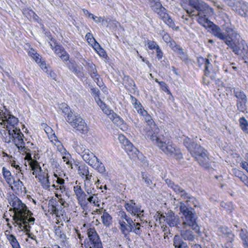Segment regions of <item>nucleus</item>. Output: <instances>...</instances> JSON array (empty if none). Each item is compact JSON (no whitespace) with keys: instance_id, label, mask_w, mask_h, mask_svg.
I'll return each instance as SVG.
<instances>
[{"instance_id":"obj_6","label":"nucleus","mask_w":248,"mask_h":248,"mask_svg":"<svg viewBox=\"0 0 248 248\" xmlns=\"http://www.w3.org/2000/svg\"><path fill=\"white\" fill-rule=\"evenodd\" d=\"M190 153L201 166L206 169L210 167L207 151L200 145L197 144Z\"/></svg>"},{"instance_id":"obj_37","label":"nucleus","mask_w":248,"mask_h":248,"mask_svg":"<svg viewBox=\"0 0 248 248\" xmlns=\"http://www.w3.org/2000/svg\"><path fill=\"white\" fill-rule=\"evenodd\" d=\"M239 121L242 130L246 134H248V122L244 117L240 118Z\"/></svg>"},{"instance_id":"obj_16","label":"nucleus","mask_w":248,"mask_h":248,"mask_svg":"<svg viewBox=\"0 0 248 248\" xmlns=\"http://www.w3.org/2000/svg\"><path fill=\"white\" fill-rule=\"evenodd\" d=\"M124 207L127 211L129 212L131 215L136 216L137 218H140V220H142L143 210H141L140 206L136 205L134 200H130L129 202L126 203Z\"/></svg>"},{"instance_id":"obj_15","label":"nucleus","mask_w":248,"mask_h":248,"mask_svg":"<svg viewBox=\"0 0 248 248\" xmlns=\"http://www.w3.org/2000/svg\"><path fill=\"white\" fill-rule=\"evenodd\" d=\"M180 236L182 239L189 242V244H193V242L196 238L195 232L190 227H179Z\"/></svg>"},{"instance_id":"obj_22","label":"nucleus","mask_w":248,"mask_h":248,"mask_svg":"<svg viewBox=\"0 0 248 248\" xmlns=\"http://www.w3.org/2000/svg\"><path fill=\"white\" fill-rule=\"evenodd\" d=\"M47 170L41 172L36 176V178H38L39 181L41 183L43 187L46 189H47L50 187V182L49 181V176Z\"/></svg>"},{"instance_id":"obj_21","label":"nucleus","mask_w":248,"mask_h":248,"mask_svg":"<svg viewBox=\"0 0 248 248\" xmlns=\"http://www.w3.org/2000/svg\"><path fill=\"white\" fill-rule=\"evenodd\" d=\"M74 191L79 203H80L81 205L84 203L86 202L87 194L81 188V186L79 185L74 186Z\"/></svg>"},{"instance_id":"obj_47","label":"nucleus","mask_w":248,"mask_h":248,"mask_svg":"<svg viewBox=\"0 0 248 248\" xmlns=\"http://www.w3.org/2000/svg\"><path fill=\"white\" fill-rule=\"evenodd\" d=\"M73 147H74L76 151L80 155L83 154V153L87 150V149H86L85 146L81 144H78L75 143Z\"/></svg>"},{"instance_id":"obj_18","label":"nucleus","mask_w":248,"mask_h":248,"mask_svg":"<svg viewBox=\"0 0 248 248\" xmlns=\"http://www.w3.org/2000/svg\"><path fill=\"white\" fill-rule=\"evenodd\" d=\"M97 103L100 106L102 111L109 116V118L112 120L113 123L120 124L122 122V120L120 117H114V115L116 114L114 113L112 110L110 109L107 106H106V104L102 101L101 99H98L97 100Z\"/></svg>"},{"instance_id":"obj_46","label":"nucleus","mask_w":248,"mask_h":248,"mask_svg":"<svg viewBox=\"0 0 248 248\" xmlns=\"http://www.w3.org/2000/svg\"><path fill=\"white\" fill-rule=\"evenodd\" d=\"M32 170H33L32 172L33 175H35V176L38 175V173H40L41 172H43L42 169L38 163L37 162L34 163L31 165Z\"/></svg>"},{"instance_id":"obj_56","label":"nucleus","mask_w":248,"mask_h":248,"mask_svg":"<svg viewBox=\"0 0 248 248\" xmlns=\"http://www.w3.org/2000/svg\"><path fill=\"white\" fill-rule=\"evenodd\" d=\"M85 37L86 38L87 41L91 45H93V43L95 42V39L93 37V35L88 32L86 34Z\"/></svg>"},{"instance_id":"obj_58","label":"nucleus","mask_w":248,"mask_h":248,"mask_svg":"<svg viewBox=\"0 0 248 248\" xmlns=\"http://www.w3.org/2000/svg\"><path fill=\"white\" fill-rule=\"evenodd\" d=\"M0 115H1L2 118V122L0 123L1 125H5V121L7 119L8 117H9V115H11L10 114H9L8 112H3L2 114H1V112H0Z\"/></svg>"},{"instance_id":"obj_60","label":"nucleus","mask_w":248,"mask_h":248,"mask_svg":"<svg viewBox=\"0 0 248 248\" xmlns=\"http://www.w3.org/2000/svg\"><path fill=\"white\" fill-rule=\"evenodd\" d=\"M96 51L101 57H105L107 55L105 51L101 47H99V48Z\"/></svg>"},{"instance_id":"obj_39","label":"nucleus","mask_w":248,"mask_h":248,"mask_svg":"<svg viewBox=\"0 0 248 248\" xmlns=\"http://www.w3.org/2000/svg\"><path fill=\"white\" fill-rule=\"evenodd\" d=\"M233 93L236 97L238 99V100L243 101L247 100V96L245 94L239 89H234Z\"/></svg>"},{"instance_id":"obj_61","label":"nucleus","mask_w":248,"mask_h":248,"mask_svg":"<svg viewBox=\"0 0 248 248\" xmlns=\"http://www.w3.org/2000/svg\"><path fill=\"white\" fill-rule=\"evenodd\" d=\"M156 57L157 59L159 60L162 58L163 57V52L160 48V47H157V49L156 50Z\"/></svg>"},{"instance_id":"obj_27","label":"nucleus","mask_w":248,"mask_h":248,"mask_svg":"<svg viewBox=\"0 0 248 248\" xmlns=\"http://www.w3.org/2000/svg\"><path fill=\"white\" fill-rule=\"evenodd\" d=\"M6 122V128L9 131V129H13L15 128H17V124L18 123V120L17 118L15 117L12 115H9L7 119L5 121Z\"/></svg>"},{"instance_id":"obj_57","label":"nucleus","mask_w":248,"mask_h":248,"mask_svg":"<svg viewBox=\"0 0 248 248\" xmlns=\"http://www.w3.org/2000/svg\"><path fill=\"white\" fill-rule=\"evenodd\" d=\"M246 159L247 160V161L242 162V163H241V166L243 168V169L245 170L248 173V154H246Z\"/></svg>"},{"instance_id":"obj_48","label":"nucleus","mask_w":248,"mask_h":248,"mask_svg":"<svg viewBox=\"0 0 248 248\" xmlns=\"http://www.w3.org/2000/svg\"><path fill=\"white\" fill-rule=\"evenodd\" d=\"M98 194L94 193L91 195H89V197L87 199L88 202L91 203L96 205V202H97Z\"/></svg>"},{"instance_id":"obj_51","label":"nucleus","mask_w":248,"mask_h":248,"mask_svg":"<svg viewBox=\"0 0 248 248\" xmlns=\"http://www.w3.org/2000/svg\"><path fill=\"white\" fill-rule=\"evenodd\" d=\"M55 233L56 235L62 241H64L66 239V235L62 232L59 227L55 229Z\"/></svg>"},{"instance_id":"obj_45","label":"nucleus","mask_w":248,"mask_h":248,"mask_svg":"<svg viewBox=\"0 0 248 248\" xmlns=\"http://www.w3.org/2000/svg\"><path fill=\"white\" fill-rule=\"evenodd\" d=\"M247 102V100H243V101H240L238 100L237 102V109L241 112H244L246 109V103Z\"/></svg>"},{"instance_id":"obj_9","label":"nucleus","mask_w":248,"mask_h":248,"mask_svg":"<svg viewBox=\"0 0 248 248\" xmlns=\"http://www.w3.org/2000/svg\"><path fill=\"white\" fill-rule=\"evenodd\" d=\"M166 182L168 186L172 188L176 194L180 195L183 199L186 200V202H192L194 206H196L197 201L194 197L190 196L184 189L179 185L174 184L171 180L167 179L166 180Z\"/></svg>"},{"instance_id":"obj_12","label":"nucleus","mask_w":248,"mask_h":248,"mask_svg":"<svg viewBox=\"0 0 248 248\" xmlns=\"http://www.w3.org/2000/svg\"><path fill=\"white\" fill-rule=\"evenodd\" d=\"M9 135L12 136L13 141L19 150L24 151L25 147L23 140L24 135L21 132L19 128L9 129L8 131Z\"/></svg>"},{"instance_id":"obj_44","label":"nucleus","mask_w":248,"mask_h":248,"mask_svg":"<svg viewBox=\"0 0 248 248\" xmlns=\"http://www.w3.org/2000/svg\"><path fill=\"white\" fill-rule=\"evenodd\" d=\"M78 170V173L82 177H83L85 175H87V174L90 172L88 167L86 165L79 166Z\"/></svg>"},{"instance_id":"obj_25","label":"nucleus","mask_w":248,"mask_h":248,"mask_svg":"<svg viewBox=\"0 0 248 248\" xmlns=\"http://www.w3.org/2000/svg\"><path fill=\"white\" fill-rule=\"evenodd\" d=\"M9 186L12 190L17 192H24L26 189L23 182L19 178L17 180H15L14 178L13 181H12L11 186Z\"/></svg>"},{"instance_id":"obj_38","label":"nucleus","mask_w":248,"mask_h":248,"mask_svg":"<svg viewBox=\"0 0 248 248\" xmlns=\"http://www.w3.org/2000/svg\"><path fill=\"white\" fill-rule=\"evenodd\" d=\"M144 117V118L145 119V121H146V122L147 123V124L150 126L151 128H152V130H149L147 133L149 131H153V132H155V133H156V132H157L156 131H155L156 130H158V129L157 128H155V131H153V127H152V126L153 125L155 128V125L154 123V122L153 121V119H152V117L149 114H148V113L147 112V114H146L145 115H144L143 116Z\"/></svg>"},{"instance_id":"obj_59","label":"nucleus","mask_w":248,"mask_h":248,"mask_svg":"<svg viewBox=\"0 0 248 248\" xmlns=\"http://www.w3.org/2000/svg\"><path fill=\"white\" fill-rule=\"evenodd\" d=\"M162 39L167 44H169V43L171 40L170 35L167 33H164L162 35Z\"/></svg>"},{"instance_id":"obj_32","label":"nucleus","mask_w":248,"mask_h":248,"mask_svg":"<svg viewBox=\"0 0 248 248\" xmlns=\"http://www.w3.org/2000/svg\"><path fill=\"white\" fill-rule=\"evenodd\" d=\"M2 173L3 176L7 184L9 186H11L12 181H13L14 179L13 176L12 175L11 172L5 167H3L2 169Z\"/></svg>"},{"instance_id":"obj_36","label":"nucleus","mask_w":248,"mask_h":248,"mask_svg":"<svg viewBox=\"0 0 248 248\" xmlns=\"http://www.w3.org/2000/svg\"><path fill=\"white\" fill-rule=\"evenodd\" d=\"M141 177L147 186H149L151 188H153V187H155V185L153 184L152 181L147 174L142 172Z\"/></svg>"},{"instance_id":"obj_1","label":"nucleus","mask_w":248,"mask_h":248,"mask_svg":"<svg viewBox=\"0 0 248 248\" xmlns=\"http://www.w3.org/2000/svg\"><path fill=\"white\" fill-rule=\"evenodd\" d=\"M9 204L13 207L14 212L13 217L15 221L14 225L18 226L22 231L29 232L30 225L33 224L35 221V218L31 217L32 213L17 197L12 198Z\"/></svg>"},{"instance_id":"obj_31","label":"nucleus","mask_w":248,"mask_h":248,"mask_svg":"<svg viewBox=\"0 0 248 248\" xmlns=\"http://www.w3.org/2000/svg\"><path fill=\"white\" fill-rule=\"evenodd\" d=\"M51 213L55 214L57 217H60L64 213L63 208L61 205H52L50 208Z\"/></svg>"},{"instance_id":"obj_20","label":"nucleus","mask_w":248,"mask_h":248,"mask_svg":"<svg viewBox=\"0 0 248 248\" xmlns=\"http://www.w3.org/2000/svg\"><path fill=\"white\" fill-rule=\"evenodd\" d=\"M235 8L233 10L240 16L248 19V3L242 0L236 2Z\"/></svg>"},{"instance_id":"obj_29","label":"nucleus","mask_w":248,"mask_h":248,"mask_svg":"<svg viewBox=\"0 0 248 248\" xmlns=\"http://www.w3.org/2000/svg\"><path fill=\"white\" fill-rule=\"evenodd\" d=\"M173 246L174 248H189L185 242L179 235H175L173 239Z\"/></svg>"},{"instance_id":"obj_52","label":"nucleus","mask_w":248,"mask_h":248,"mask_svg":"<svg viewBox=\"0 0 248 248\" xmlns=\"http://www.w3.org/2000/svg\"><path fill=\"white\" fill-rule=\"evenodd\" d=\"M169 46L171 47L173 51L175 52L178 50V49L181 47L180 46L177 45L176 43L172 40L169 43Z\"/></svg>"},{"instance_id":"obj_40","label":"nucleus","mask_w":248,"mask_h":248,"mask_svg":"<svg viewBox=\"0 0 248 248\" xmlns=\"http://www.w3.org/2000/svg\"><path fill=\"white\" fill-rule=\"evenodd\" d=\"M7 238L10 241V243L12 245L13 248H20L19 243L18 242L16 237L14 235H9L8 236Z\"/></svg>"},{"instance_id":"obj_4","label":"nucleus","mask_w":248,"mask_h":248,"mask_svg":"<svg viewBox=\"0 0 248 248\" xmlns=\"http://www.w3.org/2000/svg\"><path fill=\"white\" fill-rule=\"evenodd\" d=\"M180 211L182 214L181 226L190 227L197 233L200 232V229L197 224V217L195 214L194 209L187 206L184 202H180Z\"/></svg>"},{"instance_id":"obj_42","label":"nucleus","mask_w":248,"mask_h":248,"mask_svg":"<svg viewBox=\"0 0 248 248\" xmlns=\"http://www.w3.org/2000/svg\"><path fill=\"white\" fill-rule=\"evenodd\" d=\"M184 144L188 150L190 152L194 146L197 144L194 142H192L189 138H186L184 141Z\"/></svg>"},{"instance_id":"obj_43","label":"nucleus","mask_w":248,"mask_h":248,"mask_svg":"<svg viewBox=\"0 0 248 248\" xmlns=\"http://www.w3.org/2000/svg\"><path fill=\"white\" fill-rule=\"evenodd\" d=\"M92 186V184H89L88 183H86V182L84 183V189L87 195H91L95 193V190L94 189V187H93Z\"/></svg>"},{"instance_id":"obj_17","label":"nucleus","mask_w":248,"mask_h":248,"mask_svg":"<svg viewBox=\"0 0 248 248\" xmlns=\"http://www.w3.org/2000/svg\"><path fill=\"white\" fill-rule=\"evenodd\" d=\"M87 234L93 248H103L101 240L94 228L88 229Z\"/></svg>"},{"instance_id":"obj_63","label":"nucleus","mask_w":248,"mask_h":248,"mask_svg":"<svg viewBox=\"0 0 248 248\" xmlns=\"http://www.w3.org/2000/svg\"><path fill=\"white\" fill-rule=\"evenodd\" d=\"M85 178L84 183L86 182L88 184H92L91 183V179L92 177V174L90 173V172L88 173V174H87V175H85L84 176Z\"/></svg>"},{"instance_id":"obj_55","label":"nucleus","mask_w":248,"mask_h":248,"mask_svg":"<svg viewBox=\"0 0 248 248\" xmlns=\"http://www.w3.org/2000/svg\"><path fill=\"white\" fill-rule=\"evenodd\" d=\"M92 93L94 95V99L96 103H97V100L100 99L99 98L100 91L97 88H92L91 89Z\"/></svg>"},{"instance_id":"obj_26","label":"nucleus","mask_w":248,"mask_h":248,"mask_svg":"<svg viewBox=\"0 0 248 248\" xmlns=\"http://www.w3.org/2000/svg\"><path fill=\"white\" fill-rule=\"evenodd\" d=\"M54 52L63 61H67L69 60V54L65 51L63 47L60 46L56 45L54 47Z\"/></svg>"},{"instance_id":"obj_19","label":"nucleus","mask_w":248,"mask_h":248,"mask_svg":"<svg viewBox=\"0 0 248 248\" xmlns=\"http://www.w3.org/2000/svg\"><path fill=\"white\" fill-rule=\"evenodd\" d=\"M86 66L88 73L92 78L93 79L94 81L99 86H101L103 84V82L100 79V76L97 73L95 64L93 62H87Z\"/></svg>"},{"instance_id":"obj_2","label":"nucleus","mask_w":248,"mask_h":248,"mask_svg":"<svg viewBox=\"0 0 248 248\" xmlns=\"http://www.w3.org/2000/svg\"><path fill=\"white\" fill-rule=\"evenodd\" d=\"M187 2L188 7L184 3L182 4V6L190 17H197V20L199 24L202 18L205 21L208 15L214 13L213 9L202 0H188Z\"/></svg>"},{"instance_id":"obj_7","label":"nucleus","mask_w":248,"mask_h":248,"mask_svg":"<svg viewBox=\"0 0 248 248\" xmlns=\"http://www.w3.org/2000/svg\"><path fill=\"white\" fill-rule=\"evenodd\" d=\"M65 115V118L66 121L74 129H76L81 133L87 132L88 128L87 124L79 115L76 114L71 111Z\"/></svg>"},{"instance_id":"obj_62","label":"nucleus","mask_w":248,"mask_h":248,"mask_svg":"<svg viewBox=\"0 0 248 248\" xmlns=\"http://www.w3.org/2000/svg\"><path fill=\"white\" fill-rule=\"evenodd\" d=\"M122 217L125 219L128 224L131 225V224H133V220L130 217H127L125 213L122 216Z\"/></svg>"},{"instance_id":"obj_5","label":"nucleus","mask_w":248,"mask_h":248,"mask_svg":"<svg viewBox=\"0 0 248 248\" xmlns=\"http://www.w3.org/2000/svg\"><path fill=\"white\" fill-rule=\"evenodd\" d=\"M225 31L224 38L222 40L235 54H239L240 45L243 44L244 41L241 39L239 33L234 28L227 27Z\"/></svg>"},{"instance_id":"obj_53","label":"nucleus","mask_w":248,"mask_h":248,"mask_svg":"<svg viewBox=\"0 0 248 248\" xmlns=\"http://www.w3.org/2000/svg\"><path fill=\"white\" fill-rule=\"evenodd\" d=\"M224 1L230 7L232 8V9L233 10L236 5L238 4L236 3L237 1H240L238 0H224Z\"/></svg>"},{"instance_id":"obj_23","label":"nucleus","mask_w":248,"mask_h":248,"mask_svg":"<svg viewBox=\"0 0 248 248\" xmlns=\"http://www.w3.org/2000/svg\"><path fill=\"white\" fill-rule=\"evenodd\" d=\"M96 212L99 214H102L101 219L103 224L106 227H109L112 222L111 216L105 209H98Z\"/></svg>"},{"instance_id":"obj_34","label":"nucleus","mask_w":248,"mask_h":248,"mask_svg":"<svg viewBox=\"0 0 248 248\" xmlns=\"http://www.w3.org/2000/svg\"><path fill=\"white\" fill-rule=\"evenodd\" d=\"M220 17L223 20V23H222V27L224 31L226 30L227 27L232 28L230 20L227 14L225 13L221 14Z\"/></svg>"},{"instance_id":"obj_24","label":"nucleus","mask_w":248,"mask_h":248,"mask_svg":"<svg viewBox=\"0 0 248 248\" xmlns=\"http://www.w3.org/2000/svg\"><path fill=\"white\" fill-rule=\"evenodd\" d=\"M81 155L83 159L90 166L93 165V162L97 158L89 149L86 150Z\"/></svg>"},{"instance_id":"obj_33","label":"nucleus","mask_w":248,"mask_h":248,"mask_svg":"<svg viewBox=\"0 0 248 248\" xmlns=\"http://www.w3.org/2000/svg\"><path fill=\"white\" fill-rule=\"evenodd\" d=\"M93 165L90 166L96 169L99 173L103 174L106 172V170L104 165L98 158L96 159V161L93 162Z\"/></svg>"},{"instance_id":"obj_8","label":"nucleus","mask_w":248,"mask_h":248,"mask_svg":"<svg viewBox=\"0 0 248 248\" xmlns=\"http://www.w3.org/2000/svg\"><path fill=\"white\" fill-rule=\"evenodd\" d=\"M150 5L152 10L159 15L160 18L166 24L172 29L175 28L174 21L167 13L166 9L162 6V5L159 2V0L154 3H150Z\"/></svg>"},{"instance_id":"obj_35","label":"nucleus","mask_w":248,"mask_h":248,"mask_svg":"<svg viewBox=\"0 0 248 248\" xmlns=\"http://www.w3.org/2000/svg\"><path fill=\"white\" fill-rule=\"evenodd\" d=\"M240 237L243 241V244L244 247L248 246V233L246 230L241 229L240 234Z\"/></svg>"},{"instance_id":"obj_30","label":"nucleus","mask_w":248,"mask_h":248,"mask_svg":"<svg viewBox=\"0 0 248 248\" xmlns=\"http://www.w3.org/2000/svg\"><path fill=\"white\" fill-rule=\"evenodd\" d=\"M67 66L69 69L78 77L80 78L83 77L84 74L81 71V69H82V67L77 65L76 64L71 62V61L69 62Z\"/></svg>"},{"instance_id":"obj_28","label":"nucleus","mask_w":248,"mask_h":248,"mask_svg":"<svg viewBox=\"0 0 248 248\" xmlns=\"http://www.w3.org/2000/svg\"><path fill=\"white\" fill-rule=\"evenodd\" d=\"M123 84L125 88L131 91L135 92L136 85L133 80L128 76H124L123 80Z\"/></svg>"},{"instance_id":"obj_64","label":"nucleus","mask_w":248,"mask_h":248,"mask_svg":"<svg viewBox=\"0 0 248 248\" xmlns=\"http://www.w3.org/2000/svg\"><path fill=\"white\" fill-rule=\"evenodd\" d=\"M133 232L138 235H140L142 233V230L140 227H136L133 229Z\"/></svg>"},{"instance_id":"obj_14","label":"nucleus","mask_w":248,"mask_h":248,"mask_svg":"<svg viewBox=\"0 0 248 248\" xmlns=\"http://www.w3.org/2000/svg\"><path fill=\"white\" fill-rule=\"evenodd\" d=\"M197 62L199 67H201L202 65L204 66V75L205 76H209L212 80L215 78V73L214 72H211L212 65L211 63V60L209 59H205L202 57H199L197 58Z\"/></svg>"},{"instance_id":"obj_54","label":"nucleus","mask_w":248,"mask_h":248,"mask_svg":"<svg viewBox=\"0 0 248 248\" xmlns=\"http://www.w3.org/2000/svg\"><path fill=\"white\" fill-rule=\"evenodd\" d=\"M148 47L150 49H157V47H159V46L154 41H147Z\"/></svg>"},{"instance_id":"obj_13","label":"nucleus","mask_w":248,"mask_h":248,"mask_svg":"<svg viewBox=\"0 0 248 248\" xmlns=\"http://www.w3.org/2000/svg\"><path fill=\"white\" fill-rule=\"evenodd\" d=\"M161 219H163L169 225L170 227H175L178 230L179 227L181 226L182 221L180 217L171 211H169L165 216L161 215Z\"/></svg>"},{"instance_id":"obj_11","label":"nucleus","mask_w":248,"mask_h":248,"mask_svg":"<svg viewBox=\"0 0 248 248\" xmlns=\"http://www.w3.org/2000/svg\"><path fill=\"white\" fill-rule=\"evenodd\" d=\"M200 24L205 28H209L211 30L212 33L220 40L224 38L225 32L222 31L221 28L214 24L207 18L205 21L202 18L200 21Z\"/></svg>"},{"instance_id":"obj_49","label":"nucleus","mask_w":248,"mask_h":248,"mask_svg":"<svg viewBox=\"0 0 248 248\" xmlns=\"http://www.w3.org/2000/svg\"><path fill=\"white\" fill-rule=\"evenodd\" d=\"M179 55L180 58L184 61H186L187 60V55L186 54L184 51V50L182 47H180L178 50L176 52Z\"/></svg>"},{"instance_id":"obj_41","label":"nucleus","mask_w":248,"mask_h":248,"mask_svg":"<svg viewBox=\"0 0 248 248\" xmlns=\"http://www.w3.org/2000/svg\"><path fill=\"white\" fill-rule=\"evenodd\" d=\"M119 224L120 225V229L121 232L124 236H127L128 235V224H126L124 221H120Z\"/></svg>"},{"instance_id":"obj_10","label":"nucleus","mask_w":248,"mask_h":248,"mask_svg":"<svg viewBox=\"0 0 248 248\" xmlns=\"http://www.w3.org/2000/svg\"><path fill=\"white\" fill-rule=\"evenodd\" d=\"M118 140L120 143L124 145V149L127 152L130 158L135 160L137 158L139 157L140 152L134 147L125 136L123 135H120L118 137Z\"/></svg>"},{"instance_id":"obj_50","label":"nucleus","mask_w":248,"mask_h":248,"mask_svg":"<svg viewBox=\"0 0 248 248\" xmlns=\"http://www.w3.org/2000/svg\"><path fill=\"white\" fill-rule=\"evenodd\" d=\"M233 173L234 175L238 177L241 181L243 180V178H245V176H246L245 174H244L241 171L237 170V169H234L233 170Z\"/></svg>"},{"instance_id":"obj_3","label":"nucleus","mask_w":248,"mask_h":248,"mask_svg":"<svg viewBox=\"0 0 248 248\" xmlns=\"http://www.w3.org/2000/svg\"><path fill=\"white\" fill-rule=\"evenodd\" d=\"M146 135L147 138L151 140L154 144L156 145L167 155L174 157L177 159L183 157L180 150L177 148L171 141L166 142L164 141V139L159 137L153 131H149L146 133Z\"/></svg>"}]
</instances>
